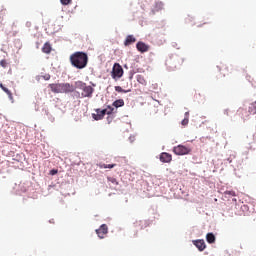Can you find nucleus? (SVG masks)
Returning a JSON list of instances; mask_svg holds the SVG:
<instances>
[{"label": "nucleus", "instance_id": "nucleus-19", "mask_svg": "<svg viewBox=\"0 0 256 256\" xmlns=\"http://www.w3.org/2000/svg\"><path fill=\"white\" fill-rule=\"evenodd\" d=\"M137 81H138V83H140L141 85H147V80H145V77H143L142 75H138V76H137Z\"/></svg>", "mask_w": 256, "mask_h": 256}, {"label": "nucleus", "instance_id": "nucleus-18", "mask_svg": "<svg viewBox=\"0 0 256 256\" xmlns=\"http://www.w3.org/2000/svg\"><path fill=\"white\" fill-rule=\"evenodd\" d=\"M104 111H106V115H111L113 113H117V110L115 108H113L112 106H107V108L104 109Z\"/></svg>", "mask_w": 256, "mask_h": 256}, {"label": "nucleus", "instance_id": "nucleus-4", "mask_svg": "<svg viewBox=\"0 0 256 256\" xmlns=\"http://www.w3.org/2000/svg\"><path fill=\"white\" fill-rule=\"evenodd\" d=\"M237 113L240 117H242V119H245V117H249V115H256V101L250 103V105L248 106V114H243L245 113V110L243 108H239Z\"/></svg>", "mask_w": 256, "mask_h": 256}, {"label": "nucleus", "instance_id": "nucleus-7", "mask_svg": "<svg viewBox=\"0 0 256 256\" xmlns=\"http://www.w3.org/2000/svg\"><path fill=\"white\" fill-rule=\"evenodd\" d=\"M96 233L99 239H105V236L109 233L107 224H102L98 229H96Z\"/></svg>", "mask_w": 256, "mask_h": 256}, {"label": "nucleus", "instance_id": "nucleus-16", "mask_svg": "<svg viewBox=\"0 0 256 256\" xmlns=\"http://www.w3.org/2000/svg\"><path fill=\"white\" fill-rule=\"evenodd\" d=\"M51 50H52V48H51V44H49V42H46V43L43 45V47H42V51H43L44 53H46L47 55H49V53H51Z\"/></svg>", "mask_w": 256, "mask_h": 256}, {"label": "nucleus", "instance_id": "nucleus-5", "mask_svg": "<svg viewBox=\"0 0 256 256\" xmlns=\"http://www.w3.org/2000/svg\"><path fill=\"white\" fill-rule=\"evenodd\" d=\"M123 73V67L120 66L119 63H115L111 72L112 79H121L123 77Z\"/></svg>", "mask_w": 256, "mask_h": 256}, {"label": "nucleus", "instance_id": "nucleus-15", "mask_svg": "<svg viewBox=\"0 0 256 256\" xmlns=\"http://www.w3.org/2000/svg\"><path fill=\"white\" fill-rule=\"evenodd\" d=\"M112 105L116 109H119V107H123L125 105V101L123 99H118V100L114 101Z\"/></svg>", "mask_w": 256, "mask_h": 256}, {"label": "nucleus", "instance_id": "nucleus-12", "mask_svg": "<svg viewBox=\"0 0 256 256\" xmlns=\"http://www.w3.org/2000/svg\"><path fill=\"white\" fill-rule=\"evenodd\" d=\"M136 41L137 39L135 38V36L128 35L124 41V45L125 47H129V45H133V43H135Z\"/></svg>", "mask_w": 256, "mask_h": 256}, {"label": "nucleus", "instance_id": "nucleus-25", "mask_svg": "<svg viewBox=\"0 0 256 256\" xmlns=\"http://www.w3.org/2000/svg\"><path fill=\"white\" fill-rule=\"evenodd\" d=\"M181 124H182L183 126L189 125V119L184 118V119L182 120Z\"/></svg>", "mask_w": 256, "mask_h": 256}, {"label": "nucleus", "instance_id": "nucleus-10", "mask_svg": "<svg viewBox=\"0 0 256 256\" xmlns=\"http://www.w3.org/2000/svg\"><path fill=\"white\" fill-rule=\"evenodd\" d=\"M161 163H171L173 161V156L167 152H162L160 154Z\"/></svg>", "mask_w": 256, "mask_h": 256}, {"label": "nucleus", "instance_id": "nucleus-2", "mask_svg": "<svg viewBox=\"0 0 256 256\" xmlns=\"http://www.w3.org/2000/svg\"><path fill=\"white\" fill-rule=\"evenodd\" d=\"M52 93H73L75 86L69 83H52L48 85Z\"/></svg>", "mask_w": 256, "mask_h": 256}, {"label": "nucleus", "instance_id": "nucleus-24", "mask_svg": "<svg viewBox=\"0 0 256 256\" xmlns=\"http://www.w3.org/2000/svg\"><path fill=\"white\" fill-rule=\"evenodd\" d=\"M71 1H72V0H60V3H61L62 5H69V4H71Z\"/></svg>", "mask_w": 256, "mask_h": 256}, {"label": "nucleus", "instance_id": "nucleus-1", "mask_svg": "<svg viewBox=\"0 0 256 256\" xmlns=\"http://www.w3.org/2000/svg\"><path fill=\"white\" fill-rule=\"evenodd\" d=\"M70 63L76 69H85L89 63V56L85 52H75L70 56Z\"/></svg>", "mask_w": 256, "mask_h": 256}, {"label": "nucleus", "instance_id": "nucleus-13", "mask_svg": "<svg viewBox=\"0 0 256 256\" xmlns=\"http://www.w3.org/2000/svg\"><path fill=\"white\" fill-rule=\"evenodd\" d=\"M0 88L2 89V91H4V93H6V95H8L10 101H13V93H11L10 90H8L7 87L3 85V83H0Z\"/></svg>", "mask_w": 256, "mask_h": 256}, {"label": "nucleus", "instance_id": "nucleus-17", "mask_svg": "<svg viewBox=\"0 0 256 256\" xmlns=\"http://www.w3.org/2000/svg\"><path fill=\"white\" fill-rule=\"evenodd\" d=\"M206 240H207V243H215V234L213 233H208L206 235Z\"/></svg>", "mask_w": 256, "mask_h": 256}, {"label": "nucleus", "instance_id": "nucleus-26", "mask_svg": "<svg viewBox=\"0 0 256 256\" xmlns=\"http://www.w3.org/2000/svg\"><path fill=\"white\" fill-rule=\"evenodd\" d=\"M192 21H193V17L191 16H188L185 18V23H192Z\"/></svg>", "mask_w": 256, "mask_h": 256}, {"label": "nucleus", "instance_id": "nucleus-11", "mask_svg": "<svg viewBox=\"0 0 256 256\" xmlns=\"http://www.w3.org/2000/svg\"><path fill=\"white\" fill-rule=\"evenodd\" d=\"M193 245L197 247L198 250L200 251H205L207 249V245L205 244V240H194Z\"/></svg>", "mask_w": 256, "mask_h": 256}, {"label": "nucleus", "instance_id": "nucleus-3", "mask_svg": "<svg viewBox=\"0 0 256 256\" xmlns=\"http://www.w3.org/2000/svg\"><path fill=\"white\" fill-rule=\"evenodd\" d=\"M74 89H80L82 91V97H93V93L95 89L91 86H87V84L83 81H76Z\"/></svg>", "mask_w": 256, "mask_h": 256}, {"label": "nucleus", "instance_id": "nucleus-31", "mask_svg": "<svg viewBox=\"0 0 256 256\" xmlns=\"http://www.w3.org/2000/svg\"><path fill=\"white\" fill-rule=\"evenodd\" d=\"M184 119H188L189 120V112L185 113V118Z\"/></svg>", "mask_w": 256, "mask_h": 256}, {"label": "nucleus", "instance_id": "nucleus-8", "mask_svg": "<svg viewBox=\"0 0 256 256\" xmlns=\"http://www.w3.org/2000/svg\"><path fill=\"white\" fill-rule=\"evenodd\" d=\"M136 49L140 53H147V51H149V49H151V47L149 45L145 44L144 42L139 41L136 44Z\"/></svg>", "mask_w": 256, "mask_h": 256}, {"label": "nucleus", "instance_id": "nucleus-20", "mask_svg": "<svg viewBox=\"0 0 256 256\" xmlns=\"http://www.w3.org/2000/svg\"><path fill=\"white\" fill-rule=\"evenodd\" d=\"M163 7H164L163 2H157L155 4L154 11H162Z\"/></svg>", "mask_w": 256, "mask_h": 256}, {"label": "nucleus", "instance_id": "nucleus-28", "mask_svg": "<svg viewBox=\"0 0 256 256\" xmlns=\"http://www.w3.org/2000/svg\"><path fill=\"white\" fill-rule=\"evenodd\" d=\"M109 181L111 183H114V185H118L117 179H115V178H109Z\"/></svg>", "mask_w": 256, "mask_h": 256}, {"label": "nucleus", "instance_id": "nucleus-30", "mask_svg": "<svg viewBox=\"0 0 256 256\" xmlns=\"http://www.w3.org/2000/svg\"><path fill=\"white\" fill-rule=\"evenodd\" d=\"M224 115H226L227 117H229V109H225V110H224Z\"/></svg>", "mask_w": 256, "mask_h": 256}, {"label": "nucleus", "instance_id": "nucleus-27", "mask_svg": "<svg viewBox=\"0 0 256 256\" xmlns=\"http://www.w3.org/2000/svg\"><path fill=\"white\" fill-rule=\"evenodd\" d=\"M42 78H43L45 81H49V79H51V75H50V74H46V75L42 76Z\"/></svg>", "mask_w": 256, "mask_h": 256}, {"label": "nucleus", "instance_id": "nucleus-6", "mask_svg": "<svg viewBox=\"0 0 256 256\" xmlns=\"http://www.w3.org/2000/svg\"><path fill=\"white\" fill-rule=\"evenodd\" d=\"M173 153H175V155H189V153H191V148L180 144L173 148Z\"/></svg>", "mask_w": 256, "mask_h": 256}, {"label": "nucleus", "instance_id": "nucleus-21", "mask_svg": "<svg viewBox=\"0 0 256 256\" xmlns=\"http://www.w3.org/2000/svg\"><path fill=\"white\" fill-rule=\"evenodd\" d=\"M117 93H131V90H124L121 86H115Z\"/></svg>", "mask_w": 256, "mask_h": 256}, {"label": "nucleus", "instance_id": "nucleus-29", "mask_svg": "<svg viewBox=\"0 0 256 256\" xmlns=\"http://www.w3.org/2000/svg\"><path fill=\"white\" fill-rule=\"evenodd\" d=\"M58 171L56 169H53L50 171V175H57Z\"/></svg>", "mask_w": 256, "mask_h": 256}, {"label": "nucleus", "instance_id": "nucleus-23", "mask_svg": "<svg viewBox=\"0 0 256 256\" xmlns=\"http://www.w3.org/2000/svg\"><path fill=\"white\" fill-rule=\"evenodd\" d=\"M225 195H231L232 197H236L237 194H235V191H225Z\"/></svg>", "mask_w": 256, "mask_h": 256}, {"label": "nucleus", "instance_id": "nucleus-22", "mask_svg": "<svg viewBox=\"0 0 256 256\" xmlns=\"http://www.w3.org/2000/svg\"><path fill=\"white\" fill-rule=\"evenodd\" d=\"M0 65H1V67H3V69H6V67L8 65L7 60H5V59L1 60Z\"/></svg>", "mask_w": 256, "mask_h": 256}, {"label": "nucleus", "instance_id": "nucleus-9", "mask_svg": "<svg viewBox=\"0 0 256 256\" xmlns=\"http://www.w3.org/2000/svg\"><path fill=\"white\" fill-rule=\"evenodd\" d=\"M107 115L106 110L96 109V114H92V117L95 121H101Z\"/></svg>", "mask_w": 256, "mask_h": 256}, {"label": "nucleus", "instance_id": "nucleus-14", "mask_svg": "<svg viewBox=\"0 0 256 256\" xmlns=\"http://www.w3.org/2000/svg\"><path fill=\"white\" fill-rule=\"evenodd\" d=\"M98 167H99V169H113L114 167H117V164L99 163Z\"/></svg>", "mask_w": 256, "mask_h": 256}]
</instances>
